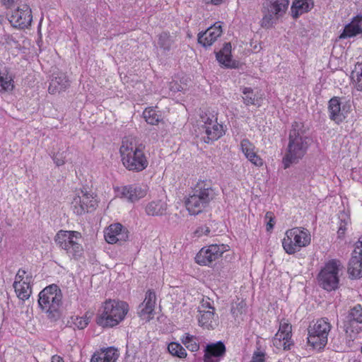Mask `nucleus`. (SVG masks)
<instances>
[{"instance_id":"13","label":"nucleus","mask_w":362,"mask_h":362,"mask_svg":"<svg viewBox=\"0 0 362 362\" xmlns=\"http://www.w3.org/2000/svg\"><path fill=\"white\" fill-rule=\"evenodd\" d=\"M201 119L204 123L202 129L206 135V137H204L205 143L209 144L223 136V126L217 122V119L214 118V115L210 117L207 114L202 115Z\"/></svg>"},{"instance_id":"3","label":"nucleus","mask_w":362,"mask_h":362,"mask_svg":"<svg viewBox=\"0 0 362 362\" xmlns=\"http://www.w3.org/2000/svg\"><path fill=\"white\" fill-rule=\"evenodd\" d=\"M216 196V189L209 181L199 180L185 201L186 208L191 215H197L202 213Z\"/></svg>"},{"instance_id":"48","label":"nucleus","mask_w":362,"mask_h":362,"mask_svg":"<svg viewBox=\"0 0 362 362\" xmlns=\"http://www.w3.org/2000/svg\"><path fill=\"white\" fill-rule=\"evenodd\" d=\"M272 213L269 212V211L266 214V218H269V222L267 224V230L268 231L272 230L273 228V227H274V221H273V218L272 217Z\"/></svg>"},{"instance_id":"44","label":"nucleus","mask_w":362,"mask_h":362,"mask_svg":"<svg viewBox=\"0 0 362 362\" xmlns=\"http://www.w3.org/2000/svg\"><path fill=\"white\" fill-rule=\"evenodd\" d=\"M199 310H213L214 312V308L211 305L209 298L203 299L201 302V305L199 307Z\"/></svg>"},{"instance_id":"23","label":"nucleus","mask_w":362,"mask_h":362,"mask_svg":"<svg viewBox=\"0 0 362 362\" xmlns=\"http://www.w3.org/2000/svg\"><path fill=\"white\" fill-rule=\"evenodd\" d=\"M329 118L337 124L342 122L346 118L345 107L341 108V103L337 97H334L329 101Z\"/></svg>"},{"instance_id":"7","label":"nucleus","mask_w":362,"mask_h":362,"mask_svg":"<svg viewBox=\"0 0 362 362\" xmlns=\"http://www.w3.org/2000/svg\"><path fill=\"white\" fill-rule=\"evenodd\" d=\"M81 237L79 232L61 230L55 235L54 241L59 247L66 250L69 256L78 259L83 252V247L78 242Z\"/></svg>"},{"instance_id":"35","label":"nucleus","mask_w":362,"mask_h":362,"mask_svg":"<svg viewBox=\"0 0 362 362\" xmlns=\"http://www.w3.org/2000/svg\"><path fill=\"white\" fill-rule=\"evenodd\" d=\"M362 33V28L358 23H349L345 26L343 33L340 35V38H346L356 36Z\"/></svg>"},{"instance_id":"34","label":"nucleus","mask_w":362,"mask_h":362,"mask_svg":"<svg viewBox=\"0 0 362 362\" xmlns=\"http://www.w3.org/2000/svg\"><path fill=\"white\" fill-rule=\"evenodd\" d=\"M243 101L245 105H257V107L260 106L259 103V100L257 98V95L254 93L253 89L248 87H245L243 88Z\"/></svg>"},{"instance_id":"21","label":"nucleus","mask_w":362,"mask_h":362,"mask_svg":"<svg viewBox=\"0 0 362 362\" xmlns=\"http://www.w3.org/2000/svg\"><path fill=\"white\" fill-rule=\"evenodd\" d=\"M156 293L153 290H148L146 293L144 301L139 305L138 314L144 319H149V315L153 313L156 304Z\"/></svg>"},{"instance_id":"51","label":"nucleus","mask_w":362,"mask_h":362,"mask_svg":"<svg viewBox=\"0 0 362 362\" xmlns=\"http://www.w3.org/2000/svg\"><path fill=\"white\" fill-rule=\"evenodd\" d=\"M52 362H64V359L57 355H54L52 357Z\"/></svg>"},{"instance_id":"45","label":"nucleus","mask_w":362,"mask_h":362,"mask_svg":"<svg viewBox=\"0 0 362 362\" xmlns=\"http://www.w3.org/2000/svg\"><path fill=\"white\" fill-rule=\"evenodd\" d=\"M210 232V229L208 226H204L199 227L194 232V234L197 237H201L203 235H207Z\"/></svg>"},{"instance_id":"26","label":"nucleus","mask_w":362,"mask_h":362,"mask_svg":"<svg viewBox=\"0 0 362 362\" xmlns=\"http://www.w3.org/2000/svg\"><path fill=\"white\" fill-rule=\"evenodd\" d=\"M168 204L161 199L153 200L148 203L145 207L146 214L148 216H161L166 214Z\"/></svg>"},{"instance_id":"2","label":"nucleus","mask_w":362,"mask_h":362,"mask_svg":"<svg viewBox=\"0 0 362 362\" xmlns=\"http://www.w3.org/2000/svg\"><path fill=\"white\" fill-rule=\"evenodd\" d=\"M303 125L295 122L289 132V141L287 151L283 158L284 168H288L292 163L299 161L306 153L310 139L304 135Z\"/></svg>"},{"instance_id":"29","label":"nucleus","mask_w":362,"mask_h":362,"mask_svg":"<svg viewBox=\"0 0 362 362\" xmlns=\"http://www.w3.org/2000/svg\"><path fill=\"white\" fill-rule=\"evenodd\" d=\"M313 6L312 0H295L291 7L292 16L294 18H297L303 13L310 11Z\"/></svg>"},{"instance_id":"5","label":"nucleus","mask_w":362,"mask_h":362,"mask_svg":"<svg viewBox=\"0 0 362 362\" xmlns=\"http://www.w3.org/2000/svg\"><path fill=\"white\" fill-rule=\"evenodd\" d=\"M129 310L128 305L124 301L108 300L104 303L96 322L103 327H112L122 321Z\"/></svg>"},{"instance_id":"11","label":"nucleus","mask_w":362,"mask_h":362,"mask_svg":"<svg viewBox=\"0 0 362 362\" xmlns=\"http://www.w3.org/2000/svg\"><path fill=\"white\" fill-rule=\"evenodd\" d=\"M344 327L347 337L354 341L362 331L361 305L357 304L349 310Z\"/></svg>"},{"instance_id":"12","label":"nucleus","mask_w":362,"mask_h":362,"mask_svg":"<svg viewBox=\"0 0 362 362\" xmlns=\"http://www.w3.org/2000/svg\"><path fill=\"white\" fill-rule=\"evenodd\" d=\"M228 250L227 245H211L202 248L195 257L196 262L200 265L210 266L219 259L224 252Z\"/></svg>"},{"instance_id":"24","label":"nucleus","mask_w":362,"mask_h":362,"mask_svg":"<svg viewBox=\"0 0 362 362\" xmlns=\"http://www.w3.org/2000/svg\"><path fill=\"white\" fill-rule=\"evenodd\" d=\"M349 274L354 278L362 276V250H354L349 262Z\"/></svg>"},{"instance_id":"27","label":"nucleus","mask_w":362,"mask_h":362,"mask_svg":"<svg viewBox=\"0 0 362 362\" xmlns=\"http://www.w3.org/2000/svg\"><path fill=\"white\" fill-rule=\"evenodd\" d=\"M70 85V82L64 74H59L54 76L49 83L48 91L49 93L54 94L57 92L64 90Z\"/></svg>"},{"instance_id":"46","label":"nucleus","mask_w":362,"mask_h":362,"mask_svg":"<svg viewBox=\"0 0 362 362\" xmlns=\"http://www.w3.org/2000/svg\"><path fill=\"white\" fill-rule=\"evenodd\" d=\"M169 89L173 93L182 90L183 88L177 81H171L169 83Z\"/></svg>"},{"instance_id":"32","label":"nucleus","mask_w":362,"mask_h":362,"mask_svg":"<svg viewBox=\"0 0 362 362\" xmlns=\"http://www.w3.org/2000/svg\"><path fill=\"white\" fill-rule=\"evenodd\" d=\"M273 344L277 349H290L292 344L291 343V335L285 334L279 331L275 334L273 338Z\"/></svg>"},{"instance_id":"50","label":"nucleus","mask_w":362,"mask_h":362,"mask_svg":"<svg viewBox=\"0 0 362 362\" xmlns=\"http://www.w3.org/2000/svg\"><path fill=\"white\" fill-rule=\"evenodd\" d=\"M16 0H2V4L6 6L10 7L11 6Z\"/></svg>"},{"instance_id":"30","label":"nucleus","mask_w":362,"mask_h":362,"mask_svg":"<svg viewBox=\"0 0 362 362\" xmlns=\"http://www.w3.org/2000/svg\"><path fill=\"white\" fill-rule=\"evenodd\" d=\"M198 317L199 325L207 329H214L216 325L214 312L213 310H199Z\"/></svg>"},{"instance_id":"8","label":"nucleus","mask_w":362,"mask_h":362,"mask_svg":"<svg viewBox=\"0 0 362 362\" xmlns=\"http://www.w3.org/2000/svg\"><path fill=\"white\" fill-rule=\"evenodd\" d=\"M331 328L332 325L327 318L318 319L313 325L308 327V344L315 349H323L327 344V337Z\"/></svg>"},{"instance_id":"22","label":"nucleus","mask_w":362,"mask_h":362,"mask_svg":"<svg viewBox=\"0 0 362 362\" xmlns=\"http://www.w3.org/2000/svg\"><path fill=\"white\" fill-rule=\"evenodd\" d=\"M240 148L247 159L257 167L263 165V160L257 154L255 145L247 139L240 141Z\"/></svg>"},{"instance_id":"37","label":"nucleus","mask_w":362,"mask_h":362,"mask_svg":"<svg viewBox=\"0 0 362 362\" xmlns=\"http://www.w3.org/2000/svg\"><path fill=\"white\" fill-rule=\"evenodd\" d=\"M168 349L169 353L174 356H177L180 358H184L187 356L186 350L179 343H170L168 346Z\"/></svg>"},{"instance_id":"47","label":"nucleus","mask_w":362,"mask_h":362,"mask_svg":"<svg viewBox=\"0 0 362 362\" xmlns=\"http://www.w3.org/2000/svg\"><path fill=\"white\" fill-rule=\"evenodd\" d=\"M264 354L262 352H255L252 357V362H264Z\"/></svg>"},{"instance_id":"19","label":"nucleus","mask_w":362,"mask_h":362,"mask_svg":"<svg viewBox=\"0 0 362 362\" xmlns=\"http://www.w3.org/2000/svg\"><path fill=\"white\" fill-rule=\"evenodd\" d=\"M148 192V187L137 184L129 185L122 187V197L130 202H135L144 197Z\"/></svg>"},{"instance_id":"18","label":"nucleus","mask_w":362,"mask_h":362,"mask_svg":"<svg viewBox=\"0 0 362 362\" xmlns=\"http://www.w3.org/2000/svg\"><path fill=\"white\" fill-rule=\"evenodd\" d=\"M223 33L220 22H216L206 31L198 34V42L204 47H210Z\"/></svg>"},{"instance_id":"38","label":"nucleus","mask_w":362,"mask_h":362,"mask_svg":"<svg viewBox=\"0 0 362 362\" xmlns=\"http://www.w3.org/2000/svg\"><path fill=\"white\" fill-rule=\"evenodd\" d=\"M143 116L146 122L151 125H156L160 121V115L155 110L151 107L145 109Z\"/></svg>"},{"instance_id":"40","label":"nucleus","mask_w":362,"mask_h":362,"mask_svg":"<svg viewBox=\"0 0 362 362\" xmlns=\"http://www.w3.org/2000/svg\"><path fill=\"white\" fill-rule=\"evenodd\" d=\"M88 318L86 317L76 316L74 318H73V323L74 326L79 329H83L86 327V326L88 325Z\"/></svg>"},{"instance_id":"33","label":"nucleus","mask_w":362,"mask_h":362,"mask_svg":"<svg viewBox=\"0 0 362 362\" xmlns=\"http://www.w3.org/2000/svg\"><path fill=\"white\" fill-rule=\"evenodd\" d=\"M181 341L191 351H197L199 349V339L189 333H185L182 337Z\"/></svg>"},{"instance_id":"10","label":"nucleus","mask_w":362,"mask_h":362,"mask_svg":"<svg viewBox=\"0 0 362 362\" xmlns=\"http://www.w3.org/2000/svg\"><path fill=\"white\" fill-rule=\"evenodd\" d=\"M340 262L336 259L329 261L318 275L320 286L327 291L336 290L339 284Z\"/></svg>"},{"instance_id":"43","label":"nucleus","mask_w":362,"mask_h":362,"mask_svg":"<svg viewBox=\"0 0 362 362\" xmlns=\"http://www.w3.org/2000/svg\"><path fill=\"white\" fill-rule=\"evenodd\" d=\"M292 327L291 324L288 323L284 320L280 322L279 331L286 334L291 335Z\"/></svg>"},{"instance_id":"54","label":"nucleus","mask_w":362,"mask_h":362,"mask_svg":"<svg viewBox=\"0 0 362 362\" xmlns=\"http://www.w3.org/2000/svg\"><path fill=\"white\" fill-rule=\"evenodd\" d=\"M361 353H362V346H361Z\"/></svg>"},{"instance_id":"52","label":"nucleus","mask_w":362,"mask_h":362,"mask_svg":"<svg viewBox=\"0 0 362 362\" xmlns=\"http://www.w3.org/2000/svg\"><path fill=\"white\" fill-rule=\"evenodd\" d=\"M223 1V0H205L206 3H207V4L211 3V4H213L214 5L220 4Z\"/></svg>"},{"instance_id":"20","label":"nucleus","mask_w":362,"mask_h":362,"mask_svg":"<svg viewBox=\"0 0 362 362\" xmlns=\"http://www.w3.org/2000/svg\"><path fill=\"white\" fill-rule=\"evenodd\" d=\"M204 356V362H219V358L226 353V346L221 341L207 344Z\"/></svg>"},{"instance_id":"9","label":"nucleus","mask_w":362,"mask_h":362,"mask_svg":"<svg viewBox=\"0 0 362 362\" xmlns=\"http://www.w3.org/2000/svg\"><path fill=\"white\" fill-rule=\"evenodd\" d=\"M288 5L289 0H265L262 7L264 16L261 21V26L265 28H272L286 13Z\"/></svg>"},{"instance_id":"53","label":"nucleus","mask_w":362,"mask_h":362,"mask_svg":"<svg viewBox=\"0 0 362 362\" xmlns=\"http://www.w3.org/2000/svg\"><path fill=\"white\" fill-rule=\"evenodd\" d=\"M8 40L10 41L13 42L14 43H17V41L14 40L12 37L8 36L6 40ZM7 42L9 43L8 41H7Z\"/></svg>"},{"instance_id":"17","label":"nucleus","mask_w":362,"mask_h":362,"mask_svg":"<svg viewBox=\"0 0 362 362\" xmlns=\"http://www.w3.org/2000/svg\"><path fill=\"white\" fill-rule=\"evenodd\" d=\"M105 238L110 244L125 242L129 238V231L121 223L111 224L105 231Z\"/></svg>"},{"instance_id":"31","label":"nucleus","mask_w":362,"mask_h":362,"mask_svg":"<svg viewBox=\"0 0 362 362\" xmlns=\"http://www.w3.org/2000/svg\"><path fill=\"white\" fill-rule=\"evenodd\" d=\"M13 81L6 67L0 66V92H8L13 89Z\"/></svg>"},{"instance_id":"14","label":"nucleus","mask_w":362,"mask_h":362,"mask_svg":"<svg viewBox=\"0 0 362 362\" xmlns=\"http://www.w3.org/2000/svg\"><path fill=\"white\" fill-rule=\"evenodd\" d=\"M97 201L92 194L86 190L81 189L78 192L71 202V208L74 214L81 215L88 209H95Z\"/></svg>"},{"instance_id":"36","label":"nucleus","mask_w":362,"mask_h":362,"mask_svg":"<svg viewBox=\"0 0 362 362\" xmlns=\"http://www.w3.org/2000/svg\"><path fill=\"white\" fill-rule=\"evenodd\" d=\"M174 42L175 40L173 36L167 33H162L159 35L158 44L163 50L169 51L174 44Z\"/></svg>"},{"instance_id":"15","label":"nucleus","mask_w":362,"mask_h":362,"mask_svg":"<svg viewBox=\"0 0 362 362\" xmlns=\"http://www.w3.org/2000/svg\"><path fill=\"white\" fill-rule=\"evenodd\" d=\"M32 280V276L27 274L25 270L20 269L16 276L13 284L15 292L17 297L19 299L25 300L28 299L30 297L32 289L30 286V282Z\"/></svg>"},{"instance_id":"41","label":"nucleus","mask_w":362,"mask_h":362,"mask_svg":"<svg viewBox=\"0 0 362 362\" xmlns=\"http://www.w3.org/2000/svg\"><path fill=\"white\" fill-rule=\"evenodd\" d=\"M66 151L57 152L52 156L54 163L57 166L63 165L65 163Z\"/></svg>"},{"instance_id":"39","label":"nucleus","mask_w":362,"mask_h":362,"mask_svg":"<svg viewBox=\"0 0 362 362\" xmlns=\"http://www.w3.org/2000/svg\"><path fill=\"white\" fill-rule=\"evenodd\" d=\"M351 78L356 83V88L358 90H362V62L358 63L355 66L354 70L351 73Z\"/></svg>"},{"instance_id":"16","label":"nucleus","mask_w":362,"mask_h":362,"mask_svg":"<svg viewBox=\"0 0 362 362\" xmlns=\"http://www.w3.org/2000/svg\"><path fill=\"white\" fill-rule=\"evenodd\" d=\"M8 19L14 28H28L33 21L31 9L26 4L21 5L8 16Z\"/></svg>"},{"instance_id":"28","label":"nucleus","mask_w":362,"mask_h":362,"mask_svg":"<svg viewBox=\"0 0 362 362\" xmlns=\"http://www.w3.org/2000/svg\"><path fill=\"white\" fill-rule=\"evenodd\" d=\"M216 59L218 62L228 68L235 67V62L231 59V45L226 42L223 45V48L216 54Z\"/></svg>"},{"instance_id":"1","label":"nucleus","mask_w":362,"mask_h":362,"mask_svg":"<svg viewBox=\"0 0 362 362\" xmlns=\"http://www.w3.org/2000/svg\"><path fill=\"white\" fill-rule=\"evenodd\" d=\"M145 146L132 136H125L119 148L121 160L124 166L134 172H141L148 165L144 153Z\"/></svg>"},{"instance_id":"49","label":"nucleus","mask_w":362,"mask_h":362,"mask_svg":"<svg viewBox=\"0 0 362 362\" xmlns=\"http://www.w3.org/2000/svg\"><path fill=\"white\" fill-rule=\"evenodd\" d=\"M354 250H357V251L362 250V236L356 243V247Z\"/></svg>"},{"instance_id":"25","label":"nucleus","mask_w":362,"mask_h":362,"mask_svg":"<svg viewBox=\"0 0 362 362\" xmlns=\"http://www.w3.org/2000/svg\"><path fill=\"white\" fill-rule=\"evenodd\" d=\"M118 357L117 349L114 347H108L94 353L90 362H116Z\"/></svg>"},{"instance_id":"42","label":"nucleus","mask_w":362,"mask_h":362,"mask_svg":"<svg viewBox=\"0 0 362 362\" xmlns=\"http://www.w3.org/2000/svg\"><path fill=\"white\" fill-rule=\"evenodd\" d=\"M349 218H340L339 226L338 230H337V235H338L339 238H341L344 235L345 232L347 228V226L349 225Z\"/></svg>"},{"instance_id":"6","label":"nucleus","mask_w":362,"mask_h":362,"mask_svg":"<svg viewBox=\"0 0 362 362\" xmlns=\"http://www.w3.org/2000/svg\"><path fill=\"white\" fill-rule=\"evenodd\" d=\"M310 233L307 229L296 227L286 230L282 245L286 253L292 255L310 245Z\"/></svg>"},{"instance_id":"4","label":"nucleus","mask_w":362,"mask_h":362,"mask_svg":"<svg viewBox=\"0 0 362 362\" xmlns=\"http://www.w3.org/2000/svg\"><path fill=\"white\" fill-rule=\"evenodd\" d=\"M62 303V291L55 284L47 286L39 293V306L51 321H56L59 318Z\"/></svg>"}]
</instances>
